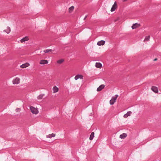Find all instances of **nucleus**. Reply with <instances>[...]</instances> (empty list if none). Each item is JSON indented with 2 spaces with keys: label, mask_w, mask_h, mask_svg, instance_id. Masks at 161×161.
Segmentation results:
<instances>
[{
  "label": "nucleus",
  "mask_w": 161,
  "mask_h": 161,
  "mask_svg": "<svg viewBox=\"0 0 161 161\" xmlns=\"http://www.w3.org/2000/svg\"><path fill=\"white\" fill-rule=\"evenodd\" d=\"M117 5L116 2H115L114 5L112 6V7L111 9V12L114 11L117 8Z\"/></svg>",
  "instance_id": "5"
},
{
  "label": "nucleus",
  "mask_w": 161,
  "mask_h": 161,
  "mask_svg": "<svg viewBox=\"0 0 161 161\" xmlns=\"http://www.w3.org/2000/svg\"><path fill=\"white\" fill-rule=\"evenodd\" d=\"M20 79L19 78L16 77L15 79H14L13 81V83L14 84H18L20 82Z\"/></svg>",
  "instance_id": "3"
},
{
  "label": "nucleus",
  "mask_w": 161,
  "mask_h": 161,
  "mask_svg": "<svg viewBox=\"0 0 161 161\" xmlns=\"http://www.w3.org/2000/svg\"><path fill=\"white\" fill-rule=\"evenodd\" d=\"M127 136V135L126 133H123L120 135L119 137L121 139H124Z\"/></svg>",
  "instance_id": "14"
},
{
  "label": "nucleus",
  "mask_w": 161,
  "mask_h": 161,
  "mask_svg": "<svg viewBox=\"0 0 161 161\" xmlns=\"http://www.w3.org/2000/svg\"><path fill=\"white\" fill-rule=\"evenodd\" d=\"M118 97V95H116L115 96L112 97L110 101V104L111 105L113 104L116 102L117 97Z\"/></svg>",
  "instance_id": "2"
},
{
  "label": "nucleus",
  "mask_w": 161,
  "mask_h": 161,
  "mask_svg": "<svg viewBox=\"0 0 161 161\" xmlns=\"http://www.w3.org/2000/svg\"><path fill=\"white\" fill-rule=\"evenodd\" d=\"M53 93H55L58 91L59 89L57 86H54L53 88Z\"/></svg>",
  "instance_id": "11"
},
{
  "label": "nucleus",
  "mask_w": 161,
  "mask_h": 161,
  "mask_svg": "<svg viewBox=\"0 0 161 161\" xmlns=\"http://www.w3.org/2000/svg\"><path fill=\"white\" fill-rule=\"evenodd\" d=\"M127 0H123V2H125L126 1H127Z\"/></svg>",
  "instance_id": "28"
},
{
  "label": "nucleus",
  "mask_w": 161,
  "mask_h": 161,
  "mask_svg": "<svg viewBox=\"0 0 161 161\" xmlns=\"http://www.w3.org/2000/svg\"><path fill=\"white\" fill-rule=\"evenodd\" d=\"M64 62V60L63 59H61L57 61V63L58 64H61Z\"/></svg>",
  "instance_id": "22"
},
{
  "label": "nucleus",
  "mask_w": 161,
  "mask_h": 161,
  "mask_svg": "<svg viewBox=\"0 0 161 161\" xmlns=\"http://www.w3.org/2000/svg\"><path fill=\"white\" fill-rule=\"evenodd\" d=\"M53 51V50L51 49H47L46 50H44L43 52L46 53H48L50 52H52Z\"/></svg>",
  "instance_id": "21"
},
{
  "label": "nucleus",
  "mask_w": 161,
  "mask_h": 161,
  "mask_svg": "<svg viewBox=\"0 0 161 161\" xmlns=\"http://www.w3.org/2000/svg\"><path fill=\"white\" fill-rule=\"evenodd\" d=\"M83 76L81 75H77L75 77V80H77L79 79H82Z\"/></svg>",
  "instance_id": "12"
},
{
  "label": "nucleus",
  "mask_w": 161,
  "mask_h": 161,
  "mask_svg": "<svg viewBox=\"0 0 161 161\" xmlns=\"http://www.w3.org/2000/svg\"><path fill=\"white\" fill-rule=\"evenodd\" d=\"M150 38V36H146L144 39V41H148L149 40Z\"/></svg>",
  "instance_id": "23"
},
{
  "label": "nucleus",
  "mask_w": 161,
  "mask_h": 161,
  "mask_svg": "<svg viewBox=\"0 0 161 161\" xmlns=\"http://www.w3.org/2000/svg\"><path fill=\"white\" fill-rule=\"evenodd\" d=\"M20 110V109L19 108H17L16 109V112H19Z\"/></svg>",
  "instance_id": "25"
},
{
  "label": "nucleus",
  "mask_w": 161,
  "mask_h": 161,
  "mask_svg": "<svg viewBox=\"0 0 161 161\" xmlns=\"http://www.w3.org/2000/svg\"><path fill=\"white\" fill-rule=\"evenodd\" d=\"M4 31L6 32L7 34H9L11 31V29L9 27H7V29Z\"/></svg>",
  "instance_id": "17"
},
{
  "label": "nucleus",
  "mask_w": 161,
  "mask_h": 161,
  "mask_svg": "<svg viewBox=\"0 0 161 161\" xmlns=\"http://www.w3.org/2000/svg\"><path fill=\"white\" fill-rule=\"evenodd\" d=\"M29 40V38L28 36H25L21 40H20V42L21 43H23L24 42H25L26 41H27Z\"/></svg>",
  "instance_id": "4"
},
{
  "label": "nucleus",
  "mask_w": 161,
  "mask_h": 161,
  "mask_svg": "<svg viewBox=\"0 0 161 161\" xmlns=\"http://www.w3.org/2000/svg\"><path fill=\"white\" fill-rule=\"evenodd\" d=\"M95 66L98 68H100L102 67V64L100 63H96L95 64Z\"/></svg>",
  "instance_id": "16"
},
{
  "label": "nucleus",
  "mask_w": 161,
  "mask_h": 161,
  "mask_svg": "<svg viewBox=\"0 0 161 161\" xmlns=\"http://www.w3.org/2000/svg\"><path fill=\"white\" fill-rule=\"evenodd\" d=\"M157 60V58H155L154 59V61H156Z\"/></svg>",
  "instance_id": "27"
},
{
  "label": "nucleus",
  "mask_w": 161,
  "mask_h": 161,
  "mask_svg": "<svg viewBox=\"0 0 161 161\" xmlns=\"http://www.w3.org/2000/svg\"><path fill=\"white\" fill-rule=\"evenodd\" d=\"M94 136V132H92L91 133L90 137L89 138V139L90 140H92L93 139V137Z\"/></svg>",
  "instance_id": "20"
},
{
  "label": "nucleus",
  "mask_w": 161,
  "mask_h": 161,
  "mask_svg": "<svg viewBox=\"0 0 161 161\" xmlns=\"http://www.w3.org/2000/svg\"><path fill=\"white\" fill-rule=\"evenodd\" d=\"M151 90L154 92L157 93L158 92V88L154 86H152L151 88Z\"/></svg>",
  "instance_id": "9"
},
{
  "label": "nucleus",
  "mask_w": 161,
  "mask_h": 161,
  "mask_svg": "<svg viewBox=\"0 0 161 161\" xmlns=\"http://www.w3.org/2000/svg\"><path fill=\"white\" fill-rule=\"evenodd\" d=\"M55 134L52 133L51 134H49L47 136V137L51 138L52 137H55Z\"/></svg>",
  "instance_id": "19"
},
{
  "label": "nucleus",
  "mask_w": 161,
  "mask_h": 161,
  "mask_svg": "<svg viewBox=\"0 0 161 161\" xmlns=\"http://www.w3.org/2000/svg\"><path fill=\"white\" fill-rule=\"evenodd\" d=\"M105 42L104 41L101 40L97 42V45L99 46H103L104 45Z\"/></svg>",
  "instance_id": "10"
},
{
  "label": "nucleus",
  "mask_w": 161,
  "mask_h": 161,
  "mask_svg": "<svg viewBox=\"0 0 161 161\" xmlns=\"http://www.w3.org/2000/svg\"><path fill=\"white\" fill-rule=\"evenodd\" d=\"M119 18L118 17L117 19H116L115 20H114V22H116V21H118V20H119Z\"/></svg>",
  "instance_id": "26"
},
{
  "label": "nucleus",
  "mask_w": 161,
  "mask_h": 161,
  "mask_svg": "<svg viewBox=\"0 0 161 161\" xmlns=\"http://www.w3.org/2000/svg\"><path fill=\"white\" fill-rule=\"evenodd\" d=\"M140 24L137 23L134 24L132 25L131 27L133 29H135L139 27L140 26Z\"/></svg>",
  "instance_id": "6"
},
{
  "label": "nucleus",
  "mask_w": 161,
  "mask_h": 161,
  "mask_svg": "<svg viewBox=\"0 0 161 161\" xmlns=\"http://www.w3.org/2000/svg\"><path fill=\"white\" fill-rule=\"evenodd\" d=\"M132 113V112L131 111H129L127 112V113L124 115V117L125 118H126L128 117Z\"/></svg>",
  "instance_id": "13"
},
{
  "label": "nucleus",
  "mask_w": 161,
  "mask_h": 161,
  "mask_svg": "<svg viewBox=\"0 0 161 161\" xmlns=\"http://www.w3.org/2000/svg\"><path fill=\"white\" fill-rule=\"evenodd\" d=\"M30 64L29 63H25L22 64L20 66V68H25L30 66Z\"/></svg>",
  "instance_id": "8"
},
{
  "label": "nucleus",
  "mask_w": 161,
  "mask_h": 161,
  "mask_svg": "<svg viewBox=\"0 0 161 161\" xmlns=\"http://www.w3.org/2000/svg\"><path fill=\"white\" fill-rule=\"evenodd\" d=\"M74 8V7L73 6H72L69 8V13H71Z\"/></svg>",
  "instance_id": "18"
},
{
  "label": "nucleus",
  "mask_w": 161,
  "mask_h": 161,
  "mask_svg": "<svg viewBox=\"0 0 161 161\" xmlns=\"http://www.w3.org/2000/svg\"><path fill=\"white\" fill-rule=\"evenodd\" d=\"M30 109L31 112L33 114H37L39 111L36 108L33 107L31 106L30 107Z\"/></svg>",
  "instance_id": "1"
},
{
  "label": "nucleus",
  "mask_w": 161,
  "mask_h": 161,
  "mask_svg": "<svg viewBox=\"0 0 161 161\" xmlns=\"http://www.w3.org/2000/svg\"><path fill=\"white\" fill-rule=\"evenodd\" d=\"M40 64H45L48 63V61L47 60L42 59L40 61Z\"/></svg>",
  "instance_id": "7"
},
{
  "label": "nucleus",
  "mask_w": 161,
  "mask_h": 161,
  "mask_svg": "<svg viewBox=\"0 0 161 161\" xmlns=\"http://www.w3.org/2000/svg\"><path fill=\"white\" fill-rule=\"evenodd\" d=\"M104 87V86L103 85H100L97 89V91L98 92L101 91Z\"/></svg>",
  "instance_id": "15"
},
{
  "label": "nucleus",
  "mask_w": 161,
  "mask_h": 161,
  "mask_svg": "<svg viewBox=\"0 0 161 161\" xmlns=\"http://www.w3.org/2000/svg\"><path fill=\"white\" fill-rule=\"evenodd\" d=\"M43 95H41L39 96H38L37 97V98L39 99H40L42 98L43 97Z\"/></svg>",
  "instance_id": "24"
}]
</instances>
